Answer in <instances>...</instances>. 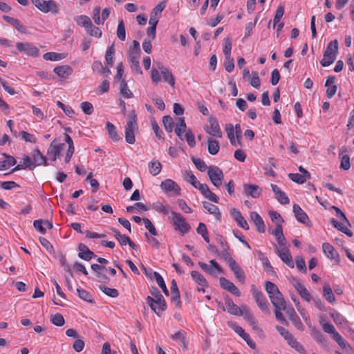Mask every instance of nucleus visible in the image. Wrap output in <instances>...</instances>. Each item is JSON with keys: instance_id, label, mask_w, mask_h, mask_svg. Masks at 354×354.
Returning <instances> with one entry per match:
<instances>
[{"instance_id": "nucleus-1", "label": "nucleus", "mask_w": 354, "mask_h": 354, "mask_svg": "<svg viewBox=\"0 0 354 354\" xmlns=\"http://www.w3.org/2000/svg\"><path fill=\"white\" fill-rule=\"evenodd\" d=\"M150 293L153 297L148 296L146 298V302L158 316H160L162 313L167 309L165 299L161 292L155 287L150 289Z\"/></svg>"}, {"instance_id": "nucleus-2", "label": "nucleus", "mask_w": 354, "mask_h": 354, "mask_svg": "<svg viewBox=\"0 0 354 354\" xmlns=\"http://www.w3.org/2000/svg\"><path fill=\"white\" fill-rule=\"evenodd\" d=\"M136 129H138L137 116L135 111H132L125 127V140L127 143L132 145L135 142L134 130Z\"/></svg>"}, {"instance_id": "nucleus-3", "label": "nucleus", "mask_w": 354, "mask_h": 354, "mask_svg": "<svg viewBox=\"0 0 354 354\" xmlns=\"http://www.w3.org/2000/svg\"><path fill=\"white\" fill-rule=\"evenodd\" d=\"M140 54V44L138 41H133V46L130 50L129 59L131 64V68L138 74H142L140 66L139 58Z\"/></svg>"}, {"instance_id": "nucleus-4", "label": "nucleus", "mask_w": 354, "mask_h": 354, "mask_svg": "<svg viewBox=\"0 0 354 354\" xmlns=\"http://www.w3.org/2000/svg\"><path fill=\"white\" fill-rule=\"evenodd\" d=\"M31 1L38 10L44 13L51 12L55 15L59 13V6L53 0H31Z\"/></svg>"}, {"instance_id": "nucleus-5", "label": "nucleus", "mask_w": 354, "mask_h": 354, "mask_svg": "<svg viewBox=\"0 0 354 354\" xmlns=\"http://www.w3.org/2000/svg\"><path fill=\"white\" fill-rule=\"evenodd\" d=\"M239 316H243L254 331L260 335H263V330L258 326L257 320L247 306H242V309Z\"/></svg>"}, {"instance_id": "nucleus-6", "label": "nucleus", "mask_w": 354, "mask_h": 354, "mask_svg": "<svg viewBox=\"0 0 354 354\" xmlns=\"http://www.w3.org/2000/svg\"><path fill=\"white\" fill-rule=\"evenodd\" d=\"M207 174L212 183L216 187L221 185L224 178L223 171L216 166H209L207 170Z\"/></svg>"}, {"instance_id": "nucleus-7", "label": "nucleus", "mask_w": 354, "mask_h": 354, "mask_svg": "<svg viewBox=\"0 0 354 354\" xmlns=\"http://www.w3.org/2000/svg\"><path fill=\"white\" fill-rule=\"evenodd\" d=\"M172 221L176 230H179L183 234L187 233L189 229L190 225L185 221V218L176 212L171 211Z\"/></svg>"}, {"instance_id": "nucleus-8", "label": "nucleus", "mask_w": 354, "mask_h": 354, "mask_svg": "<svg viewBox=\"0 0 354 354\" xmlns=\"http://www.w3.org/2000/svg\"><path fill=\"white\" fill-rule=\"evenodd\" d=\"M198 264L204 272L212 276L216 277V274L223 273V268L214 259L209 261V265L201 261H199Z\"/></svg>"}, {"instance_id": "nucleus-9", "label": "nucleus", "mask_w": 354, "mask_h": 354, "mask_svg": "<svg viewBox=\"0 0 354 354\" xmlns=\"http://www.w3.org/2000/svg\"><path fill=\"white\" fill-rule=\"evenodd\" d=\"M16 48L19 52L23 53L28 56L36 57L39 55V49L33 44L28 42H17Z\"/></svg>"}, {"instance_id": "nucleus-10", "label": "nucleus", "mask_w": 354, "mask_h": 354, "mask_svg": "<svg viewBox=\"0 0 354 354\" xmlns=\"http://www.w3.org/2000/svg\"><path fill=\"white\" fill-rule=\"evenodd\" d=\"M208 122L209 123V127H207L205 131L212 136L221 138L222 132L217 119L215 117L210 116L208 119Z\"/></svg>"}, {"instance_id": "nucleus-11", "label": "nucleus", "mask_w": 354, "mask_h": 354, "mask_svg": "<svg viewBox=\"0 0 354 354\" xmlns=\"http://www.w3.org/2000/svg\"><path fill=\"white\" fill-rule=\"evenodd\" d=\"M64 144H57L56 139H54L47 150V155L52 161H55L60 156V152L63 149Z\"/></svg>"}, {"instance_id": "nucleus-12", "label": "nucleus", "mask_w": 354, "mask_h": 354, "mask_svg": "<svg viewBox=\"0 0 354 354\" xmlns=\"http://www.w3.org/2000/svg\"><path fill=\"white\" fill-rule=\"evenodd\" d=\"M252 295L253 297L259 307V308L263 311H267L268 310V301L265 296L263 295V292L257 290L255 288L254 285L252 286Z\"/></svg>"}, {"instance_id": "nucleus-13", "label": "nucleus", "mask_w": 354, "mask_h": 354, "mask_svg": "<svg viewBox=\"0 0 354 354\" xmlns=\"http://www.w3.org/2000/svg\"><path fill=\"white\" fill-rule=\"evenodd\" d=\"M160 187L165 192H173L176 196L180 195V187L171 179L162 181Z\"/></svg>"}, {"instance_id": "nucleus-14", "label": "nucleus", "mask_w": 354, "mask_h": 354, "mask_svg": "<svg viewBox=\"0 0 354 354\" xmlns=\"http://www.w3.org/2000/svg\"><path fill=\"white\" fill-rule=\"evenodd\" d=\"M219 283L221 286L232 293V295L239 297L241 295V292L239 288L230 280L226 278L222 277L219 279Z\"/></svg>"}, {"instance_id": "nucleus-15", "label": "nucleus", "mask_w": 354, "mask_h": 354, "mask_svg": "<svg viewBox=\"0 0 354 354\" xmlns=\"http://www.w3.org/2000/svg\"><path fill=\"white\" fill-rule=\"evenodd\" d=\"M322 250L324 254L331 260H334L336 263L340 262L339 255L335 250L334 247L328 243H324L322 244Z\"/></svg>"}, {"instance_id": "nucleus-16", "label": "nucleus", "mask_w": 354, "mask_h": 354, "mask_svg": "<svg viewBox=\"0 0 354 354\" xmlns=\"http://www.w3.org/2000/svg\"><path fill=\"white\" fill-rule=\"evenodd\" d=\"M230 214L241 227L245 230H249V225L239 210L232 208L230 210Z\"/></svg>"}, {"instance_id": "nucleus-17", "label": "nucleus", "mask_w": 354, "mask_h": 354, "mask_svg": "<svg viewBox=\"0 0 354 354\" xmlns=\"http://www.w3.org/2000/svg\"><path fill=\"white\" fill-rule=\"evenodd\" d=\"M243 191L246 196L256 198L260 196L261 189L256 185L244 184Z\"/></svg>"}, {"instance_id": "nucleus-18", "label": "nucleus", "mask_w": 354, "mask_h": 354, "mask_svg": "<svg viewBox=\"0 0 354 354\" xmlns=\"http://www.w3.org/2000/svg\"><path fill=\"white\" fill-rule=\"evenodd\" d=\"M78 250L80 251L78 257L83 260L89 261L96 257V255L84 243L79 244Z\"/></svg>"}, {"instance_id": "nucleus-19", "label": "nucleus", "mask_w": 354, "mask_h": 354, "mask_svg": "<svg viewBox=\"0 0 354 354\" xmlns=\"http://www.w3.org/2000/svg\"><path fill=\"white\" fill-rule=\"evenodd\" d=\"M231 271L234 273L237 280L241 283L245 282V275L243 270L234 261L228 265Z\"/></svg>"}, {"instance_id": "nucleus-20", "label": "nucleus", "mask_w": 354, "mask_h": 354, "mask_svg": "<svg viewBox=\"0 0 354 354\" xmlns=\"http://www.w3.org/2000/svg\"><path fill=\"white\" fill-rule=\"evenodd\" d=\"M286 314L288 315L289 319L292 322L293 325L299 330H304V325L299 318V317L297 315L295 310L292 308L290 309H288L286 311Z\"/></svg>"}, {"instance_id": "nucleus-21", "label": "nucleus", "mask_w": 354, "mask_h": 354, "mask_svg": "<svg viewBox=\"0 0 354 354\" xmlns=\"http://www.w3.org/2000/svg\"><path fill=\"white\" fill-rule=\"evenodd\" d=\"M277 254L281 259L290 268H294V263L289 250L286 248L277 250Z\"/></svg>"}, {"instance_id": "nucleus-22", "label": "nucleus", "mask_w": 354, "mask_h": 354, "mask_svg": "<svg viewBox=\"0 0 354 354\" xmlns=\"http://www.w3.org/2000/svg\"><path fill=\"white\" fill-rule=\"evenodd\" d=\"M250 218L256 225L257 232L259 233H264L266 231V226L260 215L256 212H251Z\"/></svg>"}, {"instance_id": "nucleus-23", "label": "nucleus", "mask_w": 354, "mask_h": 354, "mask_svg": "<svg viewBox=\"0 0 354 354\" xmlns=\"http://www.w3.org/2000/svg\"><path fill=\"white\" fill-rule=\"evenodd\" d=\"M225 304L229 313L234 315H239L240 314V312L242 309V306L239 307L234 304L232 299L229 296H227L225 298Z\"/></svg>"}, {"instance_id": "nucleus-24", "label": "nucleus", "mask_w": 354, "mask_h": 354, "mask_svg": "<svg viewBox=\"0 0 354 354\" xmlns=\"http://www.w3.org/2000/svg\"><path fill=\"white\" fill-rule=\"evenodd\" d=\"M270 301L275 308L286 309V303L283 299V295L279 292V295H273L270 297Z\"/></svg>"}, {"instance_id": "nucleus-25", "label": "nucleus", "mask_w": 354, "mask_h": 354, "mask_svg": "<svg viewBox=\"0 0 354 354\" xmlns=\"http://www.w3.org/2000/svg\"><path fill=\"white\" fill-rule=\"evenodd\" d=\"M293 212L296 219L304 224H306L308 221V215L303 211L301 207L297 204L293 205Z\"/></svg>"}, {"instance_id": "nucleus-26", "label": "nucleus", "mask_w": 354, "mask_h": 354, "mask_svg": "<svg viewBox=\"0 0 354 354\" xmlns=\"http://www.w3.org/2000/svg\"><path fill=\"white\" fill-rule=\"evenodd\" d=\"M54 73L61 78H66L73 72L72 68L68 65L57 66L53 70Z\"/></svg>"}, {"instance_id": "nucleus-27", "label": "nucleus", "mask_w": 354, "mask_h": 354, "mask_svg": "<svg viewBox=\"0 0 354 354\" xmlns=\"http://www.w3.org/2000/svg\"><path fill=\"white\" fill-rule=\"evenodd\" d=\"M32 160L34 163L36 164V166L42 165L45 166L48 165L46 157L43 156L38 149L33 151Z\"/></svg>"}, {"instance_id": "nucleus-28", "label": "nucleus", "mask_w": 354, "mask_h": 354, "mask_svg": "<svg viewBox=\"0 0 354 354\" xmlns=\"http://www.w3.org/2000/svg\"><path fill=\"white\" fill-rule=\"evenodd\" d=\"M273 234L276 237L278 244L281 246H284L286 243V238L283 234L282 225L279 223L277 224Z\"/></svg>"}, {"instance_id": "nucleus-29", "label": "nucleus", "mask_w": 354, "mask_h": 354, "mask_svg": "<svg viewBox=\"0 0 354 354\" xmlns=\"http://www.w3.org/2000/svg\"><path fill=\"white\" fill-rule=\"evenodd\" d=\"M323 295L326 300L330 303L333 304L335 301V297L333 290L328 283H324L323 286Z\"/></svg>"}, {"instance_id": "nucleus-30", "label": "nucleus", "mask_w": 354, "mask_h": 354, "mask_svg": "<svg viewBox=\"0 0 354 354\" xmlns=\"http://www.w3.org/2000/svg\"><path fill=\"white\" fill-rule=\"evenodd\" d=\"M330 223L338 230L346 234L348 236H353V232L348 229L342 223L337 221L335 218H331Z\"/></svg>"}, {"instance_id": "nucleus-31", "label": "nucleus", "mask_w": 354, "mask_h": 354, "mask_svg": "<svg viewBox=\"0 0 354 354\" xmlns=\"http://www.w3.org/2000/svg\"><path fill=\"white\" fill-rule=\"evenodd\" d=\"M3 156L6 158V160L0 161V170L7 169L9 167L13 166L16 164L17 161L13 156L5 153H3Z\"/></svg>"}, {"instance_id": "nucleus-32", "label": "nucleus", "mask_w": 354, "mask_h": 354, "mask_svg": "<svg viewBox=\"0 0 354 354\" xmlns=\"http://www.w3.org/2000/svg\"><path fill=\"white\" fill-rule=\"evenodd\" d=\"M203 206L211 214H214L218 220L221 219V212L217 206H216L210 203L206 202V201L203 203Z\"/></svg>"}, {"instance_id": "nucleus-33", "label": "nucleus", "mask_w": 354, "mask_h": 354, "mask_svg": "<svg viewBox=\"0 0 354 354\" xmlns=\"http://www.w3.org/2000/svg\"><path fill=\"white\" fill-rule=\"evenodd\" d=\"M220 149L219 142L212 139H207V151L212 155H216L218 153Z\"/></svg>"}, {"instance_id": "nucleus-34", "label": "nucleus", "mask_w": 354, "mask_h": 354, "mask_svg": "<svg viewBox=\"0 0 354 354\" xmlns=\"http://www.w3.org/2000/svg\"><path fill=\"white\" fill-rule=\"evenodd\" d=\"M336 59L335 53L329 54L328 51H324L323 59L321 60L320 64L323 67H326L333 64Z\"/></svg>"}, {"instance_id": "nucleus-35", "label": "nucleus", "mask_w": 354, "mask_h": 354, "mask_svg": "<svg viewBox=\"0 0 354 354\" xmlns=\"http://www.w3.org/2000/svg\"><path fill=\"white\" fill-rule=\"evenodd\" d=\"M191 276L193 278V279L196 281V283H197L199 286L202 287L207 286V281L206 279L198 271H192Z\"/></svg>"}, {"instance_id": "nucleus-36", "label": "nucleus", "mask_w": 354, "mask_h": 354, "mask_svg": "<svg viewBox=\"0 0 354 354\" xmlns=\"http://www.w3.org/2000/svg\"><path fill=\"white\" fill-rule=\"evenodd\" d=\"M106 126L110 138L115 142L120 140V137L118 134L115 127L110 122H107Z\"/></svg>"}, {"instance_id": "nucleus-37", "label": "nucleus", "mask_w": 354, "mask_h": 354, "mask_svg": "<svg viewBox=\"0 0 354 354\" xmlns=\"http://www.w3.org/2000/svg\"><path fill=\"white\" fill-rule=\"evenodd\" d=\"M158 22V20L157 19H149V24L151 25V26L147 28V34L148 36L151 37L152 39L156 38V26Z\"/></svg>"}, {"instance_id": "nucleus-38", "label": "nucleus", "mask_w": 354, "mask_h": 354, "mask_svg": "<svg viewBox=\"0 0 354 354\" xmlns=\"http://www.w3.org/2000/svg\"><path fill=\"white\" fill-rule=\"evenodd\" d=\"M265 288L268 294L269 295V297L271 295H279L280 291L279 290L278 287L271 281H266L265 283Z\"/></svg>"}, {"instance_id": "nucleus-39", "label": "nucleus", "mask_w": 354, "mask_h": 354, "mask_svg": "<svg viewBox=\"0 0 354 354\" xmlns=\"http://www.w3.org/2000/svg\"><path fill=\"white\" fill-rule=\"evenodd\" d=\"M161 75L165 82H167L171 87H174L175 78L169 68L165 71H162Z\"/></svg>"}, {"instance_id": "nucleus-40", "label": "nucleus", "mask_w": 354, "mask_h": 354, "mask_svg": "<svg viewBox=\"0 0 354 354\" xmlns=\"http://www.w3.org/2000/svg\"><path fill=\"white\" fill-rule=\"evenodd\" d=\"M166 6V1H160L151 11L150 19H156L158 15H160Z\"/></svg>"}, {"instance_id": "nucleus-41", "label": "nucleus", "mask_w": 354, "mask_h": 354, "mask_svg": "<svg viewBox=\"0 0 354 354\" xmlns=\"http://www.w3.org/2000/svg\"><path fill=\"white\" fill-rule=\"evenodd\" d=\"M45 60L58 61L65 58V55L62 53H57L55 52H48L43 55Z\"/></svg>"}, {"instance_id": "nucleus-42", "label": "nucleus", "mask_w": 354, "mask_h": 354, "mask_svg": "<svg viewBox=\"0 0 354 354\" xmlns=\"http://www.w3.org/2000/svg\"><path fill=\"white\" fill-rule=\"evenodd\" d=\"M99 288L100 290H102L106 295L115 298L119 295V292L118 290L115 288H109L104 285H100L99 286Z\"/></svg>"}, {"instance_id": "nucleus-43", "label": "nucleus", "mask_w": 354, "mask_h": 354, "mask_svg": "<svg viewBox=\"0 0 354 354\" xmlns=\"http://www.w3.org/2000/svg\"><path fill=\"white\" fill-rule=\"evenodd\" d=\"M120 94L122 95L125 98H131L133 97L132 92L129 89L127 82L124 80H122L120 82Z\"/></svg>"}, {"instance_id": "nucleus-44", "label": "nucleus", "mask_w": 354, "mask_h": 354, "mask_svg": "<svg viewBox=\"0 0 354 354\" xmlns=\"http://www.w3.org/2000/svg\"><path fill=\"white\" fill-rule=\"evenodd\" d=\"M196 232L198 234H201L204 241L209 243V236H208V232H207V227L206 225L203 223H200L198 224V226L196 229Z\"/></svg>"}, {"instance_id": "nucleus-45", "label": "nucleus", "mask_w": 354, "mask_h": 354, "mask_svg": "<svg viewBox=\"0 0 354 354\" xmlns=\"http://www.w3.org/2000/svg\"><path fill=\"white\" fill-rule=\"evenodd\" d=\"M153 277L156 279L158 285L162 289L163 292L166 295H169V291L167 288L165 281H164L163 278L162 277V276L158 272H154Z\"/></svg>"}, {"instance_id": "nucleus-46", "label": "nucleus", "mask_w": 354, "mask_h": 354, "mask_svg": "<svg viewBox=\"0 0 354 354\" xmlns=\"http://www.w3.org/2000/svg\"><path fill=\"white\" fill-rule=\"evenodd\" d=\"M162 123L164 124L165 130L167 132H169V133L172 132L174 123L172 118L170 115H165L162 118Z\"/></svg>"}, {"instance_id": "nucleus-47", "label": "nucleus", "mask_w": 354, "mask_h": 354, "mask_svg": "<svg viewBox=\"0 0 354 354\" xmlns=\"http://www.w3.org/2000/svg\"><path fill=\"white\" fill-rule=\"evenodd\" d=\"M149 168L150 174L153 176H156L160 172L162 165L159 161L150 162L149 163Z\"/></svg>"}, {"instance_id": "nucleus-48", "label": "nucleus", "mask_w": 354, "mask_h": 354, "mask_svg": "<svg viewBox=\"0 0 354 354\" xmlns=\"http://www.w3.org/2000/svg\"><path fill=\"white\" fill-rule=\"evenodd\" d=\"M76 22L79 26L84 27L85 29L88 28L92 24L91 19L86 15L79 16L76 19Z\"/></svg>"}, {"instance_id": "nucleus-49", "label": "nucleus", "mask_w": 354, "mask_h": 354, "mask_svg": "<svg viewBox=\"0 0 354 354\" xmlns=\"http://www.w3.org/2000/svg\"><path fill=\"white\" fill-rule=\"evenodd\" d=\"M276 330L279 332V333L284 337V339L288 342V344L294 338L292 335L289 333L285 328L281 326H277Z\"/></svg>"}, {"instance_id": "nucleus-50", "label": "nucleus", "mask_w": 354, "mask_h": 354, "mask_svg": "<svg viewBox=\"0 0 354 354\" xmlns=\"http://www.w3.org/2000/svg\"><path fill=\"white\" fill-rule=\"evenodd\" d=\"M117 36L121 41H124L126 39L125 27L122 19L119 21L117 28Z\"/></svg>"}, {"instance_id": "nucleus-51", "label": "nucleus", "mask_w": 354, "mask_h": 354, "mask_svg": "<svg viewBox=\"0 0 354 354\" xmlns=\"http://www.w3.org/2000/svg\"><path fill=\"white\" fill-rule=\"evenodd\" d=\"M77 292L78 293L79 297L82 299L91 304L94 302L92 295L88 291L83 289L77 288Z\"/></svg>"}, {"instance_id": "nucleus-52", "label": "nucleus", "mask_w": 354, "mask_h": 354, "mask_svg": "<svg viewBox=\"0 0 354 354\" xmlns=\"http://www.w3.org/2000/svg\"><path fill=\"white\" fill-rule=\"evenodd\" d=\"M288 344L301 354H307L305 348L294 337Z\"/></svg>"}, {"instance_id": "nucleus-53", "label": "nucleus", "mask_w": 354, "mask_h": 354, "mask_svg": "<svg viewBox=\"0 0 354 354\" xmlns=\"http://www.w3.org/2000/svg\"><path fill=\"white\" fill-rule=\"evenodd\" d=\"M51 322L57 326H62L65 324V320L62 315L56 313L50 317Z\"/></svg>"}, {"instance_id": "nucleus-54", "label": "nucleus", "mask_w": 354, "mask_h": 354, "mask_svg": "<svg viewBox=\"0 0 354 354\" xmlns=\"http://www.w3.org/2000/svg\"><path fill=\"white\" fill-rule=\"evenodd\" d=\"M115 53V48L113 45H111L109 47L106 52L105 55V59L106 62V64L109 66H112L113 63V55Z\"/></svg>"}, {"instance_id": "nucleus-55", "label": "nucleus", "mask_w": 354, "mask_h": 354, "mask_svg": "<svg viewBox=\"0 0 354 354\" xmlns=\"http://www.w3.org/2000/svg\"><path fill=\"white\" fill-rule=\"evenodd\" d=\"M86 30L90 36L95 37H100L102 36L101 30L99 28L93 26V24H91V25H90L88 28L86 29Z\"/></svg>"}, {"instance_id": "nucleus-56", "label": "nucleus", "mask_w": 354, "mask_h": 354, "mask_svg": "<svg viewBox=\"0 0 354 354\" xmlns=\"http://www.w3.org/2000/svg\"><path fill=\"white\" fill-rule=\"evenodd\" d=\"M142 221H143L145 227L149 230V232L152 235L157 236L158 232H157L156 227H154V225L151 222V221L147 218H143Z\"/></svg>"}, {"instance_id": "nucleus-57", "label": "nucleus", "mask_w": 354, "mask_h": 354, "mask_svg": "<svg viewBox=\"0 0 354 354\" xmlns=\"http://www.w3.org/2000/svg\"><path fill=\"white\" fill-rule=\"evenodd\" d=\"M289 178L295 183L298 184H303L306 181V179L300 174H288Z\"/></svg>"}, {"instance_id": "nucleus-58", "label": "nucleus", "mask_w": 354, "mask_h": 354, "mask_svg": "<svg viewBox=\"0 0 354 354\" xmlns=\"http://www.w3.org/2000/svg\"><path fill=\"white\" fill-rule=\"evenodd\" d=\"M330 317L333 318L334 322L337 325L343 324L346 321L345 318L337 311L330 313Z\"/></svg>"}, {"instance_id": "nucleus-59", "label": "nucleus", "mask_w": 354, "mask_h": 354, "mask_svg": "<svg viewBox=\"0 0 354 354\" xmlns=\"http://www.w3.org/2000/svg\"><path fill=\"white\" fill-rule=\"evenodd\" d=\"M23 160V165L26 169H28L32 171L36 167V164L34 163L33 160H32L28 156H24Z\"/></svg>"}, {"instance_id": "nucleus-60", "label": "nucleus", "mask_w": 354, "mask_h": 354, "mask_svg": "<svg viewBox=\"0 0 354 354\" xmlns=\"http://www.w3.org/2000/svg\"><path fill=\"white\" fill-rule=\"evenodd\" d=\"M337 50H338V42H337V40L335 39V40L331 41L328 43L325 51H328V53L329 54L335 53V55H336V53H337Z\"/></svg>"}, {"instance_id": "nucleus-61", "label": "nucleus", "mask_w": 354, "mask_h": 354, "mask_svg": "<svg viewBox=\"0 0 354 354\" xmlns=\"http://www.w3.org/2000/svg\"><path fill=\"white\" fill-rule=\"evenodd\" d=\"M39 242L41 243V245L44 247L46 248V250L49 252V253H53L54 252V248L53 246V245L48 241V239H46V238L44 237H40L39 239Z\"/></svg>"}, {"instance_id": "nucleus-62", "label": "nucleus", "mask_w": 354, "mask_h": 354, "mask_svg": "<svg viewBox=\"0 0 354 354\" xmlns=\"http://www.w3.org/2000/svg\"><path fill=\"white\" fill-rule=\"evenodd\" d=\"M224 66L226 71H227L228 73H230L234 70V62L232 57H225Z\"/></svg>"}, {"instance_id": "nucleus-63", "label": "nucleus", "mask_w": 354, "mask_h": 354, "mask_svg": "<svg viewBox=\"0 0 354 354\" xmlns=\"http://www.w3.org/2000/svg\"><path fill=\"white\" fill-rule=\"evenodd\" d=\"M81 109L83 111V112L86 115H91L93 112V106L92 104L88 102H82Z\"/></svg>"}, {"instance_id": "nucleus-64", "label": "nucleus", "mask_w": 354, "mask_h": 354, "mask_svg": "<svg viewBox=\"0 0 354 354\" xmlns=\"http://www.w3.org/2000/svg\"><path fill=\"white\" fill-rule=\"evenodd\" d=\"M192 161L194 164L195 165L196 167L201 171H204L207 169H208V167H207L205 162L200 159V158H193Z\"/></svg>"}]
</instances>
